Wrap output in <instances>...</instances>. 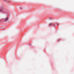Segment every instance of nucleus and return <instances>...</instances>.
Segmentation results:
<instances>
[{"mask_svg": "<svg viewBox=\"0 0 74 74\" xmlns=\"http://www.w3.org/2000/svg\"><path fill=\"white\" fill-rule=\"evenodd\" d=\"M8 20V18H7L5 19V21H7Z\"/></svg>", "mask_w": 74, "mask_h": 74, "instance_id": "nucleus-1", "label": "nucleus"}, {"mask_svg": "<svg viewBox=\"0 0 74 74\" xmlns=\"http://www.w3.org/2000/svg\"><path fill=\"white\" fill-rule=\"evenodd\" d=\"M49 25H52V23H50Z\"/></svg>", "mask_w": 74, "mask_h": 74, "instance_id": "nucleus-2", "label": "nucleus"}, {"mask_svg": "<svg viewBox=\"0 0 74 74\" xmlns=\"http://www.w3.org/2000/svg\"><path fill=\"white\" fill-rule=\"evenodd\" d=\"M0 11H2V10L0 9Z\"/></svg>", "mask_w": 74, "mask_h": 74, "instance_id": "nucleus-3", "label": "nucleus"}]
</instances>
